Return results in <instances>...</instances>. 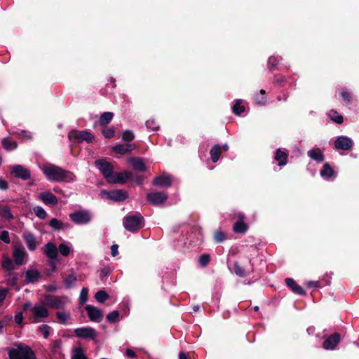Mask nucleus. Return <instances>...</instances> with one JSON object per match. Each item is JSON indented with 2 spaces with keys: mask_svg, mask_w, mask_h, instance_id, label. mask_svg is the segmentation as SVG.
I'll list each match as a JSON object with an SVG mask.
<instances>
[{
  "mask_svg": "<svg viewBox=\"0 0 359 359\" xmlns=\"http://www.w3.org/2000/svg\"><path fill=\"white\" fill-rule=\"evenodd\" d=\"M111 273V270L109 267H104L100 271V278L103 280Z\"/></svg>",
  "mask_w": 359,
  "mask_h": 359,
  "instance_id": "obj_59",
  "label": "nucleus"
},
{
  "mask_svg": "<svg viewBox=\"0 0 359 359\" xmlns=\"http://www.w3.org/2000/svg\"><path fill=\"white\" fill-rule=\"evenodd\" d=\"M341 96L344 100L348 103H350L352 101V94L347 89L343 88L341 90Z\"/></svg>",
  "mask_w": 359,
  "mask_h": 359,
  "instance_id": "obj_50",
  "label": "nucleus"
},
{
  "mask_svg": "<svg viewBox=\"0 0 359 359\" xmlns=\"http://www.w3.org/2000/svg\"><path fill=\"white\" fill-rule=\"evenodd\" d=\"M135 148L134 144H117L113 147V151L116 154H126L130 153Z\"/></svg>",
  "mask_w": 359,
  "mask_h": 359,
  "instance_id": "obj_22",
  "label": "nucleus"
},
{
  "mask_svg": "<svg viewBox=\"0 0 359 359\" xmlns=\"http://www.w3.org/2000/svg\"><path fill=\"white\" fill-rule=\"evenodd\" d=\"M8 187V182L6 180H0V189L2 190H6Z\"/></svg>",
  "mask_w": 359,
  "mask_h": 359,
  "instance_id": "obj_63",
  "label": "nucleus"
},
{
  "mask_svg": "<svg viewBox=\"0 0 359 359\" xmlns=\"http://www.w3.org/2000/svg\"><path fill=\"white\" fill-rule=\"evenodd\" d=\"M146 126L147 128L152 130H157L159 128L158 122L154 119H149L146 121Z\"/></svg>",
  "mask_w": 359,
  "mask_h": 359,
  "instance_id": "obj_49",
  "label": "nucleus"
},
{
  "mask_svg": "<svg viewBox=\"0 0 359 359\" xmlns=\"http://www.w3.org/2000/svg\"><path fill=\"white\" fill-rule=\"evenodd\" d=\"M328 116L332 121L338 124H341L344 121L342 115L339 114L337 111L331 109L328 112Z\"/></svg>",
  "mask_w": 359,
  "mask_h": 359,
  "instance_id": "obj_36",
  "label": "nucleus"
},
{
  "mask_svg": "<svg viewBox=\"0 0 359 359\" xmlns=\"http://www.w3.org/2000/svg\"><path fill=\"white\" fill-rule=\"evenodd\" d=\"M2 267L7 271L14 269V264L13 261L8 257H4L2 262Z\"/></svg>",
  "mask_w": 359,
  "mask_h": 359,
  "instance_id": "obj_44",
  "label": "nucleus"
},
{
  "mask_svg": "<svg viewBox=\"0 0 359 359\" xmlns=\"http://www.w3.org/2000/svg\"><path fill=\"white\" fill-rule=\"evenodd\" d=\"M33 318L36 322H38L39 319L47 318L49 316V311L46 306L42 304H36L31 309Z\"/></svg>",
  "mask_w": 359,
  "mask_h": 359,
  "instance_id": "obj_11",
  "label": "nucleus"
},
{
  "mask_svg": "<svg viewBox=\"0 0 359 359\" xmlns=\"http://www.w3.org/2000/svg\"><path fill=\"white\" fill-rule=\"evenodd\" d=\"M95 298L98 302L103 303L109 298V295L105 291L99 290L95 293Z\"/></svg>",
  "mask_w": 359,
  "mask_h": 359,
  "instance_id": "obj_41",
  "label": "nucleus"
},
{
  "mask_svg": "<svg viewBox=\"0 0 359 359\" xmlns=\"http://www.w3.org/2000/svg\"><path fill=\"white\" fill-rule=\"evenodd\" d=\"M42 251L44 255L50 259H56L57 257L58 252L56 245L49 242L42 248Z\"/></svg>",
  "mask_w": 359,
  "mask_h": 359,
  "instance_id": "obj_19",
  "label": "nucleus"
},
{
  "mask_svg": "<svg viewBox=\"0 0 359 359\" xmlns=\"http://www.w3.org/2000/svg\"><path fill=\"white\" fill-rule=\"evenodd\" d=\"M0 239L6 243H10L11 239L8 231L6 230L1 231L0 234Z\"/></svg>",
  "mask_w": 359,
  "mask_h": 359,
  "instance_id": "obj_55",
  "label": "nucleus"
},
{
  "mask_svg": "<svg viewBox=\"0 0 359 359\" xmlns=\"http://www.w3.org/2000/svg\"><path fill=\"white\" fill-rule=\"evenodd\" d=\"M0 216L7 220H11L14 218L10 207L6 205H0Z\"/></svg>",
  "mask_w": 359,
  "mask_h": 359,
  "instance_id": "obj_31",
  "label": "nucleus"
},
{
  "mask_svg": "<svg viewBox=\"0 0 359 359\" xmlns=\"http://www.w3.org/2000/svg\"><path fill=\"white\" fill-rule=\"evenodd\" d=\"M77 280L76 274L72 271L67 276L63 278V283L67 288L72 287Z\"/></svg>",
  "mask_w": 359,
  "mask_h": 359,
  "instance_id": "obj_29",
  "label": "nucleus"
},
{
  "mask_svg": "<svg viewBox=\"0 0 359 359\" xmlns=\"http://www.w3.org/2000/svg\"><path fill=\"white\" fill-rule=\"evenodd\" d=\"M253 271L254 269L252 266L250 269H246L243 266H241L238 262H236L234 263V272L239 277H246L250 273L253 272Z\"/></svg>",
  "mask_w": 359,
  "mask_h": 359,
  "instance_id": "obj_24",
  "label": "nucleus"
},
{
  "mask_svg": "<svg viewBox=\"0 0 359 359\" xmlns=\"http://www.w3.org/2000/svg\"><path fill=\"white\" fill-rule=\"evenodd\" d=\"M49 225L55 230H60L65 228V224L56 218H53L50 221Z\"/></svg>",
  "mask_w": 359,
  "mask_h": 359,
  "instance_id": "obj_39",
  "label": "nucleus"
},
{
  "mask_svg": "<svg viewBox=\"0 0 359 359\" xmlns=\"http://www.w3.org/2000/svg\"><path fill=\"white\" fill-rule=\"evenodd\" d=\"M280 60L278 57L271 56L268 60V68L272 72L278 64Z\"/></svg>",
  "mask_w": 359,
  "mask_h": 359,
  "instance_id": "obj_42",
  "label": "nucleus"
},
{
  "mask_svg": "<svg viewBox=\"0 0 359 359\" xmlns=\"http://www.w3.org/2000/svg\"><path fill=\"white\" fill-rule=\"evenodd\" d=\"M255 100L256 103L259 105H264L266 102V96H261L259 95H257Z\"/></svg>",
  "mask_w": 359,
  "mask_h": 359,
  "instance_id": "obj_57",
  "label": "nucleus"
},
{
  "mask_svg": "<svg viewBox=\"0 0 359 359\" xmlns=\"http://www.w3.org/2000/svg\"><path fill=\"white\" fill-rule=\"evenodd\" d=\"M341 340V335L335 332L330 335L323 342V348L325 350H334L337 346Z\"/></svg>",
  "mask_w": 359,
  "mask_h": 359,
  "instance_id": "obj_12",
  "label": "nucleus"
},
{
  "mask_svg": "<svg viewBox=\"0 0 359 359\" xmlns=\"http://www.w3.org/2000/svg\"><path fill=\"white\" fill-rule=\"evenodd\" d=\"M130 178H132V180L138 184H141L143 182V177L140 175L133 176L132 175V177Z\"/></svg>",
  "mask_w": 359,
  "mask_h": 359,
  "instance_id": "obj_61",
  "label": "nucleus"
},
{
  "mask_svg": "<svg viewBox=\"0 0 359 359\" xmlns=\"http://www.w3.org/2000/svg\"><path fill=\"white\" fill-rule=\"evenodd\" d=\"M10 359H36L34 351L25 344H15L8 351Z\"/></svg>",
  "mask_w": 359,
  "mask_h": 359,
  "instance_id": "obj_2",
  "label": "nucleus"
},
{
  "mask_svg": "<svg viewBox=\"0 0 359 359\" xmlns=\"http://www.w3.org/2000/svg\"><path fill=\"white\" fill-rule=\"evenodd\" d=\"M126 354L127 356H128L130 358H135L136 357L135 352L129 348L126 349Z\"/></svg>",
  "mask_w": 359,
  "mask_h": 359,
  "instance_id": "obj_64",
  "label": "nucleus"
},
{
  "mask_svg": "<svg viewBox=\"0 0 359 359\" xmlns=\"http://www.w3.org/2000/svg\"><path fill=\"white\" fill-rule=\"evenodd\" d=\"M88 290L87 288H83L80 293L79 301L81 304L86 302L88 299Z\"/></svg>",
  "mask_w": 359,
  "mask_h": 359,
  "instance_id": "obj_53",
  "label": "nucleus"
},
{
  "mask_svg": "<svg viewBox=\"0 0 359 359\" xmlns=\"http://www.w3.org/2000/svg\"><path fill=\"white\" fill-rule=\"evenodd\" d=\"M39 197L46 204L56 205L57 203V197L49 191L41 193Z\"/></svg>",
  "mask_w": 359,
  "mask_h": 359,
  "instance_id": "obj_25",
  "label": "nucleus"
},
{
  "mask_svg": "<svg viewBox=\"0 0 359 359\" xmlns=\"http://www.w3.org/2000/svg\"><path fill=\"white\" fill-rule=\"evenodd\" d=\"M131 177V172L123 171L119 173L113 174L108 182L111 184H124L127 180Z\"/></svg>",
  "mask_w": 359,
  "mask_h": 359,
  "instance_id": "obj_18",
  "label": "nucleus"
},
{
  "mask_svg": "<svg viewBox=\"0 0 359 359\" xmlns=\"http://www.w3.org/2000/svg\"><path fill=\"white\" fill-rule=\"evenodd\" d=\"M40 278V273L36 269H29L25 273L27 283H36Z\"/></svg>",
  "mask_w": 359,
  "mask_h": 359,
  "instance_id": "obj_27",
  "label": "nucleus"
},
{
  "mask_svg": "<svg viewBox=\"0 0 359 359\" xmlns=\"http://www.w3.org/2000/svg\"><path fill=\"white\" fill-rule=\"evenodd\" d=\"M56 316L58 322L63 325H66L67 323V320L71 318L70 313L57 312Z\"/></svg>",
  "mask_w": 359,
  "mask_h": 359,
  "instance_id": "obj_37",
  "label": "nucleus"
},
{
  "mask_svg": "<svg viewBox=\"0 0 359 359\" xmlns=\"http://www.w3.org/2000/svg\"><path fill=\"white\" fill-rule=\"evenodd\" d=\"M118 245H112L111 247V253L113 257H115L118 255Z\"/></svg>",
  "mask_w": 359,
  "mask_h": 359,
  "instance_id": "obj_62",
  "label": "nucleus"
},
{
  "mask_svg": "<svg viewBox=\"0 0 359 359\" xmlns=\"http://www.w3.org/2000/svg\"><path fill=\"white\" fill-rule=\"evenodd\" d=\"M74 334L77 337L87 339H95L97 337L96 330L90 327L76 328L74 330Z\"/></svg>",
  "mask_w": 359,
  "mask_h": 359,
  "instance_id": "obj_10",
  "label": "nucleus"
},
{
  "mask_svg": "<svg viewBox=\"0 0 359 359\" xmlns=\"http://www.w3.org/2000/svg\"><path fill=\"white\" fill-rule=\"evenodd\" d=\"M222 152V148L219 144H215L210 150V154L212 162H217L219 158V155Z\"/></svg>",
  "mask_w": 359,
  "mask_h": 359,
  "instance_id": "obj_32",
  "label": "nucleus"
},
{
  "mask_svg": "<svg viewBox=\"0 0 359 359\" xmlns=\"http://www.w3.org/2000/svg\"><path fill=\"white\" fill-rule=\"evenodd\" d=\"M22 238L27 245V248L30 251H34L37 246L39 245V242L37 241L34 235L31 232H24L22 234Z\"/></svg>",
  "mask_w": 359,
  "mask_h": 359,
  "instance_id": "obj_17",
  "label": "nucleus"
},
{
  "mask_svg": "<svg viewBox=\"0 0 359 359\" xmlns=\"http://www.w3.org/2000/svg\"><path fill=\"white\" fill-rule=\"evenodd\" d=\"M72 359H87V356L81 347H74L72 350Z\"/></svg>",
  "mask_w": 359,
  "mask_h": 359,
  "instance_id": "obj_33",
  "label": "nucleus"
},
{
  "mask_svg": "<svg viewBox=\"0 0 359 359\" xmlns=\"http://www.w3.org/2000/svg\"><path fill=\"white\" fill-rule=\"evenodd\" d=\"M320 175L322 177H331L334 175V170L328 163H325L320 170Z\"/></svg>",
  "mask_w": 359,
  "mask_h": 359,
  "instance_id": "obj_38",
  "label": "nucleus"
},
{
  "mask_svg": "<svg viewBox=\"0 0 359 359\" xmlns=\"http://www.w3.org/2000/svg\"><path fill=\"white\" fill-rule=\"evenodd\" d=\"M244 219L243 213L238 214V220L233 225V231L236 233H245L248 229V225L244 222Z\"/></svg>",
  "mask_w": 359,
  "mask_h": 359,
  "instance_id": "obj_16",
  "label": "nucleus"
},
{
  "mask_svg": "<svg viewBox=\"0 0 359 359\" xmlns=\"http://www.w3.org/2000/svg\"><path fill=\"white\" fill-rule=\"evenodd\" d=\"M58 250L60 251L61 255L65 257L68 256L71 252L70 248L64 243H61L59 245L57 251Z\"/></svg>",
  "mask_w": 359,
  "mask_h": 359,
  "instance_id": "obj_48",
  "label": "nucleus"
},
{
  "mask_svg": "<svg viewBox=\"0 0 359 359\" xmlns=\"http://www.w3.org/2000/svg\"><path fill=\"white\" fill-rule=\"evenodd\" d=\"M47 178L51 181L72 182L75 180V175L70 171L56 165H50L43 169Z\"/></svg>",
  "mask_w": 359,
  "mask_h": 359,
  "instance_id": "obj_1",
  "label": "nucleus"
},
{
  "mask_svg": "<svg viewBox=\"0 0 359 359\" xmlns=\"http://www.w3.org/2000/svg\"><path fill=\"white\" fill-rule=\"evenodd\" d=\"M44 301L46 304L50 308L62 309L69 302V299L65 296L46 295Z\"/></svg>",
  "mask_w": 359,
  "mask_h": 359,
  "instance_id": "obj_5",
  "label": "nucleus"
},
{
  "mask_svg": "<svg viewBox=\"0 0 359 359\" xmlns=\"http://www.w3.org/2000/svg\"><path fill=\"white\" fill-rule=\"evenodd\" d=\"M135 139V135L132 130H126L123 132L122 140L125 142H131Z\"/></svg>",
  "mask_w": 359,
  "mask_h": 359,
  "instance_id": "obj_45",
  "label": "nucleus"
},
{
  "mask_svg": "<svg viewBox=\"0 0 359 359\" xmlns=\"http://www.w3.org/2000/svg\"><path fill=\"white\" fill-rule=\"evenodd\" d=\"M69 140L73 143H81L83 141L92 142L94 136L86 130H72L68 134Z\"/></svg>",
  "mask_w": 359,
  "mask_h": 359,
  "instance_id": "obj_4",
  "label": "nucleus"
},
{
  "mask_svg": "<svg viewBox=\"0 0 359 359\" xmlns=\"http://www.w3.org/2000/svg\"><path fill=\"white\" fill-rule=\"evenodd\" d=\"M38 330L43 334L45 339H47L50 334V327L46 324H43L39 327Z\"/></svg>",
  "mask_w": 359,
  "mask_h": 359,
  "instance_id": "obj_47",
  "label": "nucleus"
},
{
  "mask_svg": "<svg viewBox=\"0 0 359 359\" xmlns=\"http://www.w3.org/2000/svg\"><path fill=\"white\" fill-rule=\"evenodd\" d=\"M106 318L109 323H115L116 321L118 320L119 312L118 311H114L109 313Z\"/></svg>",
  "mask_w": 359,
  "mask_h": 359,
  "instance_id": "obj_46",
  "label": "nucleus"
},
{
  "mask_svg": "<svg viewBox=\"0 0 359 359\" xmlns=\"http://www.w3.org/2000/svg\"><path fill=\"white\" fill-rule=\"evenodd\" d=\"M26 255V252L20 248H15L13 251V258L15 263L17 265H22L23 264L24 257Z\"/></svg>",
  "mask_w": 359,
  "mask_h": 359,
  "instance_id": "obj_30",
  "label": "nucleus"
},
{
  "mask_svg": "<svg viewBox=\"0 0 359 359\" xmlns=\"http://www.w3.org/2000/svg\"><path fill=\"white\" fill-rule=\"evenodd\" d=\"M114 117L112 112H104L100 117V124L102 126H105L109 124Z\"/></svg>",
  "mask_w": 359,
  "mask_h": 359,
  "instance_id": "obj_34",
  "label": "nucleus"
},
{
  "mask_svg": "<svg viewBox=\"0 0 359 359\" xmlns=\"http://www.w3.org/2000/svg\"><path fill=\"white\" fill-rule=\"evenodd\" d=\"M308 156L313 160L320 163L325 159L324 154L319 148H313L308 151Z\"/></svg>",
  "mask_w": 359,
  "mask_h": 359,
  "instance_id": "obj_26",
  "label": "nucleus"
},
{
  "mask_svg": "<svg viewBox=\"0 0 359 359\" xmlns=\"http://www.w3.org/2000/svg\"><path fill=\"white\" fill-rule=\"evenodd\" d=\"M85 309L91 321H101L103 314L100 309L92 305H86Z\"/></svg>",
  "mask_w": 359,
  "mask_h": 359,
  "instance_id": "obj_15",
  "label": "nucleus"
},
{
  "mask_svg": "<svg viewBox=\"0 0 359 359\" xmlns=\"http://www.w3.org/2000/svg\"><path fill=\"white\" fill-rule=\"evenodd\" d=\"M69 217L76 224H86L90 222L92 215L87 210H79L71 213Z\"/></svg>",
  "mask_w": 359,
  "mask_h": 359,
  "instance_id": "obj_7",
  "label": "nucleus"
},
{
  "mask_svg": "<svg viewBox=\"0 0 359 359\" xmlns=\"http://www.w3.org/2000/svg\"><path fill=\"white\" fill-rule=\"evenodd\" d=\"M353 141L346 136H339L334 142V148L337 150H349L353 147Z\"/></svg>",
  "mask_w": 359,
  "mask_h": 359,
  "instance_id": "obj_13",
  "label": "nucleus"
},
{
  "mask_svg": "<svg viewBox=\"0 0 359 359\" xmlns=\"http://www.w3.org/2000/svg\"><path fill=\"white\" fill-rule=\"evenodd\" d=\"M22 320H23L22 313L18 312V313H16V315L15 316V322L20 327H22L23 326Z\"/></svg>",
  "mask_w": 359,
  "mask_h": 359,
  "instance_id": "obj_58",
  "label": "nucleus"
},
{
  "mask_svg": "<svg viewBox=\"0 0 359 359\" xmlns=\"http://www.w3.org/2000/svg\"><path fill=\"white\" fill-rule=\"evenodd\" d=\"M11 174L15 177L20 178L23 180H27L30 178V172L29 170L21 165H15L11 168Z\"/></svg>",
  "mask_w": 359,
  "mask_h": 359,
  "instance_id": "obj_14",
  "label": "nucleus"
},
{
  "mask_svg": "<svg viewBox=\"0 0 359 359\" xmlns=\"http://www.w3.org/2000/svg\"><path fill=\"white\" fill-rule=\"evenodd\" d=\"M101 195L114 201H123L128 198V194L123 189H116L111 191H101Z\"/></svg>",
  "mask_w": 359,
  "mask_h": 359,
  "instance_id": "obj_8",
  "label": "nucleus"
},
{
  "mask_svg": "<svg viewBox=\"0 0 359 359\" xmlns=\"http://www.w3.org/2000/svg\"><path fill=\"white\" fill-rule=\"evenodd\" d=\"M102 134L105 138H112L115 135L114 128H107L102 130Z\"/></svg>",
  "mask_w": 359,
  "mask_h": 359,
  "instance_id": "obj_52",
  "label": "nucleus"
},
{
  "mask_svg": "<svg viewBox=\"0 0 359 359\" xmlns=\"http://www.w3.org/2000/svg\"><path fill=\"white\" fill-rule=\"evenodd\" d=\"M2 145L6 151H12L17 148L18 144L15 141H12L8 137L2 140Z\"/></svg>",
  "mask_w": 359,
  "mask_h": 359,
  "instance_id": "obj_35",
  "label": "nucleus"
},
{
  "mask_svg": "<svg viewBox=\"0 0 359 359\" xmlns=\"http://www.w3.org/2000/svg\"><path fill=\"white\" fill-rule=\"evenodd\" d=\"M132 167L140 172H144L147 170L144 160L141 158L131 157L128 159Z\"/></svg>",
  "mask_w": 359,
  "mask_h": 359,
  "instance_id": "obj_20",
  "label": "nucleus"
},
{
  "mask_svg": "<svg viewBox=\"0 0 359 359\" xmlns=\"http://www.w3.org/2000/svg\"><path fill=\"white\" fill-rule=\"evenodd\" d=\"M286 79H285V77L283 75H275L274 76V83L277 84V85H279V86H283L285 82Z\"/></svg>",
  "mask_w": 359,
  "mask_h": 359,
  "instance_id": "obj_56",
  "label": "nucleus"
},
{
  "mask_svg": "<svg viewBox=\"0 0 359 359\" xmlns=\"http://www.w3.org/2000/svg\"><path fill=\"white\" fill-rule=\"evenodd\" d=\"M285 283L294 293L301 295L305 294V291L304 289L300 285H299L294 279L291 278H287L285 279Z\"/></svg>",
  "mask_w": 359,
  "mask_h": 359,
  "instance_id": "obj_21",
  "label": "nucleus"
},
{
  "mask_svg": "<svg viewBox=\"0 0 359 359\" xmlns=\"http://www.w3.org/2000/svg\"><path fill=\"white\" fill-rule=\"evenodd\" d=\"M8 293V290L3 288L0 289V304L3 302Z\"/></svg>",
  "mask_w": 359,
  "mask_h": 359,
  "instance_id": "obj_60",
  "label": "nucleus"
},
{
  "mask_svg": "<svg viewBox=\"0 0 359 359\" xmlns=\"http://www.w3.org/2000/svg\"><path fill=\"white\" fill-rule=\"evenodd\" d=\"M123 224L126 229L135 232L144 226V217L140 214L128 215L123 218Z\"/></svg>",
  "mask_w": 359,
  "mask_h": 359,
  "instance_id": "obj_3",
  "label": "nucleus"
},
{
  "mask_svg": "<svg viewBox=\"0 0 359 359\" xmlns=\"http://www.w3.org/2000/svg\"><path fill=\"white\" fill-rule=\"evenodd\" d=\"M210 260V257L208 254H203L199 257V263L203 267L206 266L209 264Z\"/></svg>",
  "mask_w": 359,
  "mask_h": 359,
  "instance_id": "obj_51",
  "label": "nucleus"
},
{
  "mask_svg": "<svg viewBox=\"0 0 359 359\" xmlns=\"http://www.w3.org/2000/svg\"><path fill=\"white\" fill-rule=\"evenodd\" d=\"M95 164L97 168L102 172L104 177L109 182V180H110L114 174V167L111 163L104 159H99L95 161Z\"/></svg>",
  "mask_w": 359,
  "mask_h": 359,
  "instance_id": "obj_6",
  "label": "nucleus"
},
{
  "mask_svg": "<svg viewBox=\"0 0 359 359\" xmlns=\"http://www.w3.org/2000/svg\"><path fill=\"white\" fill-rule=\"evenodd\" d=\"M34 211L36 215L41 219H44L47 216L46 212L41 207H37Z\"/></svg>",
  "mask_w": 359,
  "mask_h": 359,
  "instance_id": "obj_54",
  "label": "nucleus"
},
{
  "mask_svg": "<svg viewBox=\"0 0 359 359\" xmlns=\"http://www.w3.org/2000/svg\"><path fill=\"white\" fill-rule=\"evenodd\" d=\"M168 196L165 191L149 193L147 194V199L153 205H159L167 201Z\"/></svg>",
  "mask_w": 359,
  "mask_h": 359,
  "instance_id": "obj_9",
  "label": "nucleus"
},
{
  "mask_svg": "<svg viewBox=\"0 0 359 359\" xmlns=\"http://www.w3.org/2000/svg\"><path fill=\"white\" fill-rule=\"evenodd\" d=\"M232 111L236 115H241L245 111V107L241 104V100H238L232 107Z\"/></svg>",
  "mask_w": 359,
  "mask_h": 359,
  "instance_id": "obj_40",
  "label": "nucleus"
},
{
  "mask_svg": "<svg viewBox=\"0 0 359 359\" xmlns=\"http://www.w3.org/2000/svg\"><path fill=\"white\" fill-rule=\"evenodd\" d=\"M226 238V233L222 230H217L215 232L214 239L217 243H222Z\"/></svg>",
  "mask_w": 359,
  "mask_h": 359,
  "instance_id": "obj_43",
  "label": "nucleus"
},
{
  "mask_svg": "<svg viewBox=\"0 0 359 359\" xmlns=\"http://www.w3.org/2000/svg\"><path fill=\"white\" fill-rule=\"evenodd\" d=\"M287 154L283 151L281 149H278L275 154V160L278 161L279 166L286 165L287 161Z\"/></svg>",
  "mask_w": 359,
  "mask_h": 359,
  "instance_id": "obj_28",
  "label": "nucleus"
},
{
  "mask_svg": "<svg viewBox=\"0 0 359 359\" xmlns=\"http://www.w3.org/2000/svg\"><path fill=\"white\" fill-rule=\"evenodd\" d=\"M153 184L160 187H169L172 184V180L169 176L162 175L155 177Z\"/></svg>",
  "mask_w": 359,
  "mask_h": 359,
  "instance_id": "obj_23",
  "label": "nucleus"
}]
</instances>
